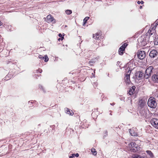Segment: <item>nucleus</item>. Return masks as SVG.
<instances>
[{"label": "nucleus", "mask_w": 158, "mask_h": 158, "mask_svg": "<svg viewBox=\"0 0 158 158\" xmlns=\"http://www.w3.org/2000/svg\"><path fill=\"white\" fill-rule=\"evenodd\" d=\"M148 105L149 107L152 108H155L156 107L157 104L155 101V99L151 97L148 99Z\"/></svg>", "instance_id": "obj_1"}, {"label": "nucleus", "mask_w": 158, "mask_h": 158, "mask_svg": "<svg viewBox=\"0 0 158 158\" xmlns=\"http://www.w3.org/2000/svg\"><path fill=\"white\" fill-rule=\"evenodd\" d=\"M153 67L152 66H150L146 69L144 75L145 79H147L153 73Z\"/></svg>", "instance_id": "obj_2"}, {"label": "nucleus", "mask_w": 158, "mask_h": 158, "mask_svg": "<svg viewBox=\"0 0 158 158\" xmlns=\"http://www.w3.org/2000/svg\"><path fill=\"white\" fill-rule=\"evenodd\" d=\"M132 145H133L134 146H133L132 149H131V152H135L139 150L140 148L139 146L133 142H131L129 144L128 147H131Z\"/></svg>", "instance_id": "obj_3"}, {"label": "nucleus", "mask_w": 158, "mask_h": 158, "mask_svg": "<svg viewBox=\"0 0 158 158\" xmlns=\"http://www.w3.org/2000/svg\"><path fill=\"white\" fill-rule=\"evenodd\" d=\"M137 56L139 59H143L145 57V52L143 51H139L137 52Z\"/></svg>", "instance_id": "obj_4"}, {"label": "nucleus", "mask_w": 158, "mask_h": 158, "mask_svg": "<svg viewBox=\"0 0 158 158\" xmlns=\"http://www.w3.org/2000/svg\"><path fill=\"white\" fill-rule=\"evenodd\" d=\"M45 21L48 23H54L56 22V20L53 17L50 15H48L45 19Z\"/></svg>", "instance_id": "obj_5"}, {"label": "nucleus", "mask_w": 158, "mask_h": 158, "mask_svg": "<svg viewBox=\"0 0 158 158\" xmlns=\"http://www.w3.org/2000/svg\"><path fill=\"white\" fill-rule=\"evenodd\" d=\"M152 125L155 128L158 129V119L156 118H153L151 120Z\"/></svg>", "instance_id": "obj_6"}, {"label": "nucleus", "mask_w": 158, "mask_h": 158, "mask_svg": "<svg viewBox=\"0 0 158 158\" xmlns=\"http://www.w3.org/2000/svg\"><path fill=\"white\" fill-rule=\"evenodd\" d=\"M128 44L126 43H125L120 47L118 51V52L119 55H123V52L125 51V48L127 46Z\"/></svg>", "instance_id": "obj_7"}, {"label": "nucleus", "mask_w": 158, "mask_h": 158, "mask_svg": "<svg viewBox=\"0 0 158 158\" xmlns=\"http://www.w3.org/2000/svg\"><path fill=\"white\" fill-rule=\"evenodd\" d=\"M158 52L156 50H153L151 51L149 54L151 58H154L157 56Z\"/></svg>", "instance_id": "obj_8"}, {"label": "nucleus", "mask_w": 158, "mask_h": 158, "mask_svg": "<svg viewBox=\"0 0 158 158\" xmlns=\"http://www.w3.org/2000/svg\"><path fill=\"white\" fill-rule=\"evenodd\" d=\"M152 79L154 82L158 83V72L152 76Z\"/></svg>", "instance_id": "obj_9"}, {"label": "nucleus", "mask_w": 158, "mask_h": 158, "mask_svg": "<svg viewBox=\"0 0 158 158\" xmlns=\"http://www.w3.org/2000/svg\"><path fill=\"white\" fill-rule=\"evenodd\" d=\"M135 89V86H132L131 88L128 91V93L130 95H132L133 94Z\"/></svg>", "instance_id": "obj_10"}, {"label": "nucleus", "mask_w": 158, "mask_h": 158, "mask_svg": "<svg viewBox=\"0 0 158 158\" xmlns=\"http://www.w3.org/2000/svg\"><path fill=\"white\" fill-rule=\"evenodd\" d=\"M145 102V101L144 99H141L139 100L138 104L140 107H143L144 106Z\"/></svg>", "instance_id": "obj_11"}, {"label": "nucleus", "mask_w": 158, "mask_h": 158, "mask_svg": "<svg viewBox=\"0 0 158 158\" xmlns=\"http://www.w3.org/2000/svg\"><path fill=\"white\" fill-rule=\"evenodd\" d=\"M65 111L67 114L70 115H73L74 114V113L72 110H70L68 108H65Z\"/></svg>", "instance_id": "obj_12"}, {"label": "nucleus", "mask_w": 158, "mask_h": 158, "mask_svg": "<svg viewBox=\"0 0 158 158\" xmlns=\"http://www.w3.org/2000/svg\"><path fill=\"white\" fill-rule=\"evenodd\" d=\"M126 82L128 83L130 82V74H126L125 77Z\"/></svg>", "instance_id": "obj_13"}, {"label": "nucleus", "mask_w": 158, "mask_h": 158, "mask_svg": "<svg viewBox=\"0 0 158 158\" xmlns=\"http://www.w3.org/2000/svg\"><path fill=\"white\" fill-rule=\"evenodd\" d=\"M129 132L130 133L131 135L132 136H137V134L136 132H135L133 131L131 129H130Z\"/></svg>", "instance_id": "obj_14"}, {"label": "nucleus", "mask_w": 158, "mask_h": 158, "mask_svg": "<svg viewBox=\"0 0 158 158\" xmlns=\"http://www.w3.org/2000/svg\"><path fill=\"white\" fill-rule=\"evenodd\" d=\"M91 152H92L93 154L94 155H96L97 154V152L96 151L95 149L92 148L91 150Z\"/></svg>", "instance_id": "obj_15"}, {"label": "nucleus", "mask_w": 158, "mask_h": 158, "mask_svg": "<svg viewBox=\"0 0 158 158\" xmlns=\"http://www.w3.org/2000/svg\"><path fill=\"white\" fill-rule=\"evenodd\" d=\"M93 38L96 40H98L99 38V34L96 33L95 35H93Z\"/></svg>", "instance_id": "obj_16"}, {"label": "nucleus", "mask_w": 158, "mask_h": 158, "mask_svg": "<svg viewBox=\"0 0 158 158\" xmlns=\"http://www.w3.org/2000/svg\"><path fill=\"white\" fill-rule=\"evenodd\" d=\"M144 73L141 71H140L139 73L138 77L140 78H142L143 77Z\"/></svg>", "instance_id": "obj_17"}, {"label": "nucleus", "mask_w": 158, "mask_h": 158, "mask_svg": "<svg viewBox=\"0 0 158 158\" xmlns=\"http://www.w3.org/2000/svg\"><path fill=\"white\" fill-rule=\"evenodd\" d=\"M89 17H86L85 18H84V19L83 20V25H84L85 23H86L87 20L89 19Z\"/></svg>", "instance_id": "obj_18"}, {"label": "nucleus", "mask_w": 158, "mask_h": 158, "mask_svg": "<svg viewBox=\"0 0 158 158\" xmlns=\"http://www.w3.org/2000/svg\"><path fill=\"white\" fill-rule=\"evenodd\" d=\"M146 152L147 153V154H149V155L150 156V157H152L153 156V154L150 151H149V150L147 151Z\"/></svg>", "instance_id": "obj_19"}, {"label": "nucleus", "mask_w": 158, "mask_h": 158, "mask_svg": "<svg viewBox=\"0 0 158 158\" xmlns=\"http://www.w3.org/2000/svg\"><path fill=\"white\" fill-rule=\"evenodd\" d=\"M66 13L68 15H70L72 13V11L70 10H67L65 11Z\"/></svg>", "instance_id": "obj_20"}, {"label": "nucleus", "mask_w": 158, "mask_h": 158, "mask_svg": "<svg viewBox=\"0 0 158 158\" xmlns=\"http://www.w3.org/2000/svg\"><path fill=\"white\" fill-rule=\"evenodd\" d=\"M132 158H142L140 156H139L137 155H135Z\"/></svg>", "instance_id": "obj_21"}, {"label": "nucleus", "mask_w": 158, "mask_h": 158, "mask_svg": "<svg viewBox=\"0 0 158 158\" xmlns=\"http://www.w3.org/2000/svg\"><path fill=\"white\" fill-rule=\"evenodd\" d=\"M107 131H105L104 132V135L103 136V138H105L106 136H107Z\"/></svg>", "instance_id": "obj_22"}, {"label": "nucleus", "mask_w": 158, "mask_h": 158, "mask_svg": "<svg viewBox=\"0 0 158 158\" xmlns=\"http://www.w3.org/2000/svg\"><path fill=\"white\" fill-rule=\"evenodd\" d=\"M44 59H45V61L47 62L48 60V58L47 55L45 56H44Z\"/></svg>", "instance_id": "obj_23"}, {"label": "nucleus", "mask_w": 158, "mask_h": 158, "mask_svg": "<svg viewBox=\"0 0 158 158\" xmlns=\"http://www.w3.org/2000/svg\"><path fill=\"white\" fill-rule=\"evenodd\" d=\"M154 44L155 45H158V39H156L154 41Z\"/></svg>", "instance_id": "obj_24"}, {"label": "nucleus", "mask_w": 158, "mask_h": 158, "mask_svg": "<svg viewBox=\"0 0 158 158\" xmlns=\"http://www.w3.org/2000/svg\"><path fill=\"white\" fill-rule=\"evenodd\" d=\"M155 26L156 27L158 25V19L155 22Z\"/></svg>", "instance_id": "obj_25"}, {"label": "nucleus", "mask_w": 158, "mask_h": 158, "mask_svg": "<svg viewBox=\"0 0 158 158\" xmlns=\"http://www.w3.org/2000/svg\"><path fill=\"white\" fill-rule=\"evenodd\" d=\"M154 98L155 99V100L157 99L158 100V94H155V98Z\"/></svg>", "instance_id": "obj_26"}, {"label": "nucleus", "mask_w": 158, "mask_h": 158, "mask_svg": "<svg viewBox=\"0 0 158 158\" xmlns=\"http://www.w3.org/2000/svg\"><path fill=\"white\" fill-rule=\"evenodd\" d=\"M39 58L40 59H44V56H42L41 55L39 56Z\"/></svg>", "instance_id": "obj_27"}, {"label": "nucleus", "mask_w": 158, "mask_h": 158, "mask_svg": "<svg viewBox=\"0 0 158 158\" xmlns=\"http://www.w3.org/2000/svg\"><path fill=\"white\" fill-rule=\"evenodd\" d=\"M143 3V1H141V2L139 1H138L137 2V3L138 4H140V3H141L142 4Z\"/></svg>", "instance_id": "obj_28"}, {"label": "nucleus", "mask_w": 158, "mask_h": 158, "mask_svg": "<svg viewBox=\"0 0 158 158\" xmlns=\"http://www.w3.org/2000/svg\"><path fill=\"white\" fill-rule=\"evenodd\" d=\"M75 157V154H72V156H69L70 158H73V157Z\"/></svg>", "instance_id": "obj_29"}, {"label": "nucleus", "mask_w": 158, "mask_h": 158, "mask_svg": "<svg viewBox=\"0 0 158 158\" xmlns=\"http://www.w3.org/2000/svg\"><path fill=\"white\" fill-rule=\"evenodd\" d=\"M64 39L63 37H62L61 38H59L58 39V40L60 41V40H62L63 39Z\"/></svg>", "instance_id": "obj_30"}, {"label": "nucleus", "mask_w": 158, "mask_h": 158, "mask_svg": "<svg viewBox=\"0 0 158 158\" xmlns=\"http://www.w3.org/2000/svg\"><path fill=\"white\" fill-rule=\"evenodd\" d=\"M79 156V155L78 153H76V154H75V156H76V157H78Z\"/></svg>", "instance_id": "obj_31"}, {"label": "nucleus", "mask_w": 158, "mask_h": 158, "mask_svg": "<svg viewBox=\"0 0 158 158\" xmlns=\"http://www.w3.org/2000/svg\"><path fill=\"white\" fill-rule=\"evenodd\" d=\"M133 146H134L133 145H132L131 147H128L129 150H130L131 151V149L133 148Z\"/></svg>", "instance_id": "obj_32"}, {"label": "nucleus", "mask_w": 158, "mask_h": 158, "mask_svg": "<svg viewBox=\"0 0 158 158\" xmlns=\"http://www.w3.org/2000/svg\"><path fill=\"white\" fill-rule=\"evenodd\" d=\"M59 36L60 37H62V35L61 34H59Z\"/></svg>", "instance_id": "obj_33"}, {"label": "nucleus", "mask_w": 158, "mask_h": 158, "mask_svg": "<svg viewBox=\"0 0 158 158\" xmlns=\"http://www.w3.org/2000/svg\"><path fill=\"white\" fill-rule=\"evenodd\" d=\"M2 23V22L0 21V26H1Z\"/></svg>", "instance_id": "obj_34"}, {"label": "nucleus", "mask_w": 158, "mask_h": 158, "mask_svg": "<svg viewBox=\"0 0 158 158\" xmlns=\"http://www.w3.org/2000/svg\"><path fill=\"white\" fill-rule=\"evenodd\" d=\"M110 105H114V103H112H112H110Z\"/></svg>", "instance_id": "obj_35"}, {"label": "nucleus", "mask_w": 158, "mask_h": 158, "mask_svg": "<svg viewBox=\"0 0 158 158\" xmlns=\"http://www.w3.org/2000/svg\"><path fill=\"white\" fill-rule=\"evenodd\" d=\"M142 6H140V8H142Z\"/></svg>", "instance_id": "obj_36"}, {"label": "nucleus", "mask_w": 158, "mask_h": 158, "mask_svg": "<svg viewBox=\"0 0 158 158\" xmlns=\"http://www.w3.org/2000/svg\"><path fill=\"white\" fill-rule=\"evenodd\" d=\"M129 73V71H128V73Z\"/></svg>", "instance_id": "obj_37"}]
</instances>
